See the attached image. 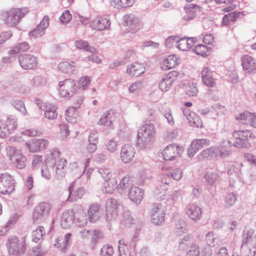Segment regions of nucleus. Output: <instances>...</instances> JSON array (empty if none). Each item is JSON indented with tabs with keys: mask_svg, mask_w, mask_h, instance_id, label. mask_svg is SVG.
<instances>
[{
	"mask_svg": "<svg viewBox=\"0 0 256 256\" xmlns=\"http://www.w3.org/2000/svg\"><path fill=\"white\" fill-rule=\"evenodd\" d=\"M61 152L59 149L57 148H54L50 151V154H48L44 162L46 164H52V166L55 164L56 165V177L58 180H62L64 178V160L60 158L58 160L56 161V159L58 158L60 156Z\"/></svg>",
	"mask_w": 256,
	"mask_h": 256,
	"instance_id": "f257e3e1",
	"label": "nucleus"
},
{
	"mask_svg": "<svg viewBox=\"0 0 256 256\" xmlns=\"http://www.w3.org/2000/svg\"><path fill=\"white\" fill-rule=\"evenodd\" d=\"M155 134L153 124L148 123L143 125L138 132L137 145L140 148H145L149 144Z\"/></svg>",
	"mask_w": 256,
	"mask_h": 256,
	"instance_id": "f03ea898",
	"label": "nucleus"
},
{
	"mask_svg": "<svg viewBox=\"0 0 256 256\" xmlns=\"http://www.w3.org/2000/svg\"><path fill=\"white\" fill-rule=\"evenodd\" d=\"M28 12V10L26 8H12L8 11L4 12L2 16L4 21L8 26H14Z\"/></svg>",
	"mask_w": 256,
	"mask_h": 256,
	"instance_id": "7ed1b4c3",
	"label": "nucleus"
},
{
	"mask_svg": "<svg viewBox=\"0 0 256 256\" xmlns=\"http://www.w3.org/2000/svg\"><path fill=\"white\" fill-rule=\"evenodd\" d=\"M6 156L11 162L18 169L24 168L26 165V158L16 148L8 146L6 148Z\"/></svg>",
	"mask_w": 256,
	"mask_h": 256,
	"instance_id": "20e7f679",
	"label": "nucleus"
},
{
	"mask_svg": "<svg viewBox=\"0 0 256 256\" xmlns=\"http://www.w3.org/2000/svg\"><path fill=\"white\" fill-rule=\"evenodd\" d=\"M232 136L236 139L233 146L238 148H250L251 145L249 140L254 137L252 132L248 130H234Z\"/></svg>",
	"mask_w": 256,
	"mask_h": 256,
	"instance_id": "39448f33",
	"label": "nucleus"
},
{
	"mask_svg": "<svg viewBox=\"0 0 256 256\" xmlns=\"http://www.w3.org/2000/svg\"><path fill=\"white\" fill-rule=\"evenodd\" d=\"M17 126V118L14 116L0 118V138H4L13 133Z\"/></svg>",
	"mask_w": 256,
	"mask_h": 256,
	"instance_id": "423d86ee",
	"label": "nucleus"
},
{
	"mask_svg": "<svg viewBox=\"0 0 256 256\" xmlns=\"http://www.w3.org/2000/svg\"><path fill=\"white\" fill-rule=\"evenodd\" d=\"M51 209L50 204L47 202H40L34 208L32 218L34 224H40L44 222L49 214Z\"/></svg>",
	"mask_w": 256,
	"mask_h": 256,
	"instance_id": "0eeeda50",
	"label": "nucleus"
},
{
	"mask_svg": "<svg viewBox=\"0 0 256 256\" xmlns=\"http://www.w3.org/2000/svg\"><path fill=\"white\" fill-rule=\"evenodd\" d=\"M14 190V180L11 176L7 173L0 174V193L2 194H10Z\"/></svg>",
	"mask_w": 256,
	"mask_h": 256,
	"instance_id": "6e6552de",
	"label": "nucleus"
},
{
	"mask_svg": "<svg viewBox=\"0 0 256 256\" xmlns=\"http://www.w3.org/2000/svg\"><path fill=\"white\" fill-rule=\"evenodd\" d=\"M124 24L128 26V30L132 33H135L142 26L140 19L134 14H128L124 16Z\"/></svg>",
	"mask_w": 256,
	"mask_h": 256,
	"instance_id": "1a4fd4ad",
	"label": "nucleus"
},
{
	"mask_svg": "<svg viewBox=\"0 0 256 256\" xmlns=\"http://www.w3.org/2000/svg\"><path fill=\"white\" fill-rule=\"evenodd\" d=\"M8 252L10 254L18 256L24 252V246L20 242L18 238L16 236H11L8 238L7 244Z\"/></svg>",
	"mask_w": 256,
	"mask_h": 256,
	"instance_id": "9d476101",
	"label": "nucleus"
},
{
	"mask_svg": "<svg viewBox=\"0 0 256 256\" xmlns=\"http://www.w3.org/2000/svg\"><path fill=\"white\" fill-rule=\"evenodd\" d=\"M20 66L24 70H32L37 66L38 60L36 56L30 54H22L18 56Z\"/></svg>",
	"mask_w": 256,
	"mask_h": 256,
	"instance_id": "9b49d317",
	"label": "nucleus"
},
{
	"mask_svg": "<svg viewBox=\"0 0 256 256\" xmlns=\"http://www.w3.org/2000/svg\"><path fill=\"white\" fill-rule=\"evenodd\" d=\"M110 26V19L106 16H97L90 23V26L92 29L99 31L108 29Z\"/></svg>",
	"mask_w": 256,
	"mask_h": 256,
	"instance_id": "f8f14e48",
	"label": "nucleus"
},
{
	"mask_svg": "<svg viewBox=\"0 0 256 256\" xmlns=\"http://www.w3.org/2000/svg\"><path fill=\"white\" fill-rule=\"evenodd\" d=\"M242 70L247 74H254L256 73V62L250 55L246 54L241 58Z\"/></svg>",
	"mask_w": 256,
	"mask_h": 256,
	"instance_id": "ddd939ff",
	"label": "nucleus"
},
{
	"mask_svg": "<svg viewBox=\"0 0 256 256\" xmlns=\"http://www.w3.org/2000/svg\"><path fill=\"white\" fill-rule=\"evenodd\" d=\"M177 72L172 71L162 76L159 82V88L163 92H166L172 86L174 82L176 80Z\"/></svg>",
	"mask_w": 256,
	"mask_h": 256,
	"instance_id": "4468645a",
	"label": "nucleus"
},
{
	"mask_svg": "<svg viewBox=\"0 0 256 256\" xmlns=\"http://www.w3.org/2000/svg\"><path fill=\"white\" fill-rule=\"evenodd\" d=\"M182 150L176 144H171L168 146L163 150L162 155L163 158L166 160H172L180 154Z\"/></svg>",
	"mask_w": 256,
	"mask_h": 256,
	"instance_id": "2eb2a0df",
	"label": "nucleus"
},
{
	"mask_svg": "<svg viewBox=\"0 0 256 256\" xmlns=\"http://www.w3.org/2000/svg\"><path fill=\"white\" fill-rule=\"evenodd\" d=\"M202 81L207 86L214 87L216 79L214 78L216 72L210 70L208 68H204L200 73Z\"/></svg>",
	"mask_w": 256,
	"mask_h": 256,
	"instance_id": "dca6fc26",
	"label": "nucleus"
},
{
	"mask_svg": "<svg viewBox=\"0 0 256 256\" xmlns=\"http://www.w3.org/2000/svg\"><path fill=\"white\" fill-rule=\"evenodd\" d=\"M49 17L45 16L36 28L28 33V35L34 38L42 36L45 33V30L49 26Z\"/></svg>",
	"mask_w": 256,
	"mask_h": 256,
	"instance_id": "f3484780",
	"label": "nucleus"
},
{
	"mask_svg": "<svg viewBox=\"0 0 256 256\" xmlns=\"http://www.w3.org/2000/svg\"><path fill=\"white\" fill-rule=\"evenodd\" d=\"M49 17L45 16L36 28L28 33V35L34 38L42 36L45 33V30L49 26Z\"/></svg>",
	"mask_w": 256,
	"mask_h": 256,
	"instance_id": "a211bd4d",
	"label": "nucleus"
},
{
	"mask_svg": "<svg viewBox=\"0 0 256 256\" xmlns=\"http://www.w3.org/2000/svg\"><path fill=\"white\" fill-rule=\"evenodd\" d=\"M135 150L132 146L128 144L124 145L121 149L120 158L124 163L131 162L135 154Z\"/></svg>",
	"mask_w": 256,
	"mask_h": 256,
	"instance_id": "6ab92c4d",
	"label": "nucleus"
},
{
	"mask_svg": "<svg viewBox=\"0 0 256 256\" xmlns=\"http://www.w3.org/2000/svg\"><path fill=\"white\" fill-rule=\"evenodd\" d=\"M26 144L30 151L34 152L46 148L48 142L46 139L34 138L31 142Z\"/></svg>",
	"mask_w": 256,
	"mask_h": 256,
	"instance_id": "aec40b11",
	"label": "nucleus"
},
{
	"mask_svg": "<svg viewBox=\"0 0 256 256\" xmlns=\"http://www.w3.org/2000/svg\"><path fill=\"white\" fill-rule=\"evenodd\" d=\"M68 197L67 201L74 202L81 198L85 194V189L84 188H75L74 184L72 182L68 187Z\"/></svg>",
	"mask_w": 256,
	"mask_h": 256,
	"instance_id": "412c9836",
	"label": "nucleus"
},
{
	"mask_svg": "<svg viewBox=\"0 0 256 256\" xmlns=\"http://www.w3.org/2000/svg\"><path fill=\"white\" fill-rule=\"evenodd\" d=\"M186 213L190 218L196 221L201 218L202 210L198 206L194 204H190L186 208Z\"/></svg>",
	"mask_w": 256,
	"mask_h": 256,
	"instance_id": "4be33fe9",
	"label": "nucleus"
},
{
	"mask_svg": "<svg viewBox=\"0 0 256 256\" xmlns=\"http://www.w3.org/2000/svg\"><path fill=\"white\" fill-rule=\"evenodd\" d=\"M196 41V38H186L181 37L178 36L177 40L176 47L180 50L186 51L192 48L193 44Z\"/></svg>",
	"mask_w": 256,
	"mask_h": 256,
	"instance_id": "5701e85b",
	"label": "nucleus"
},
{
	"mask_svg": "<svg viewBox=\"0 0 256 256\" xmlns=\"http://www.w3.org/2000/svg\"><path fill=\"white\" fill-rule=\"evenodd\" d=\"M118 205V202L114 198H110L107 200L106 204V215L107 220L109 218L111 219L116 214V210Z\"/></svg>",
	"mask_w": 256,
	"mask_h": 256,
	"instance_id": "b1692460",
	"label": "nucleus"
},
{
	"mask_svg": "<svg viewBox=\"0 0 256 256\" xmlns=\"http://www.w3.org/2000/svg\"><path fill=\"white\" fill-rule=\"evenodd\" d=\"M143 190L138 186L131 187L129 190V198L136 204H140L143 198Z\"/></svg>",
	"mask_w": 256,
	"mask_h": 256,
	"instance_id": "393cba45",
	"label": "nucleus"
},
{
	"mask_svg": "<svg viewBox=\"0 0 256 256\" xmlns=\"http://www.w3.org/2000/svg\"><path fill=\"white\" fill-rule=\"evenodd\" d=\"M100 209L101 206L98 203H94L90 206L88 210V216L90 222H94L99 219Z\"/></svg>",
	"mask_w": 256,
	"mask_h": 256,
	"instance_id": "a878e982",
	"label": "nucleus"
},
{
	"mask_svg": "<svg viewBox=\"0 0 256 256\" xmlns=\"http://www.w3.org/2000/svg\"><path fill=\"white\" fill-rule=\"evenodd\" d=\"M256 240V235L253 229L246 230L243 231L241 248L244 246L252 244Z\"/></svg>",
	"mask_w": 256,
	"mask_h": 256,
	"instance_id": "bb28decb",
	"label": "nucleus"
},
{
	"mask_svg": "<svg viewBox=\"0 0 256 256\" xmlns=\"http://www.w3.org/2000/svg\"><path fill=\"white\" fill-rule=\"evenodd\" d=\"M40 109L44 111L45 117L49 120H54L58 116L56 108L53 104L44 103L40 106Z\"/></svg>",
	"mask_w": 256,
	"mask_h": 256,
	"instance_id": "cd10ccee",
	"label": "nucleus"
},
{
	"mask_svg": "<svg viewBox=\"0 0 256 256\" xmlns=\"http://www.w3.org/2000/svg\"><path fill=\"white\" fill-rule=\"evenodd\" d=\"M146 68L142 64L135 62L131 65L128 66L126 72L135 76H139L144 72Z\"/></svg>",
	"mask_w": 256,
	"mask_h": 256,
	"instance_id": "c85d7f7f",
	"label": "nucleus"
},
{
	"mask_svg": "<svg viewBox=\"0 0 256 256\" xmlns=\"http://www.w3.org/2000/svg\"><path fill=\"white\" fill-rule=\"evenodd\" d=\"M241 16H244L242 12H233L225 14L222 18V24L225 26H229Z\"/></svg>",
	"mask_w": 256,
	"mask_h": 256,
	"instance_id": "c756f323",
	"label": "nucleus"
},
{
	"mask_svg": "<svg viewBox=\"0 0 256 256\" xmlns=\"http://www.w3.org/2000/svg\"><path fill=\"white\" fill-rule=\"evenodd\" d=\"M204 178L208 185L214 186L218 182L220 176L219 173L216 171L208 172L204 174Z\"/></svg>",
	"mask_w": 256,
	"mask_h": 256,
	"instance_id": "7c9ffc66",
	"label": "nucleus"
},
{
	"mask_svg": "<svg viewBox=\"0 0 256 256\" xmlns=\"http://www.w3.org/2000/svg\"><path fill=\"white\" fill-rule=\"evenodd\" d=\"M200 7L196 4H188L184 6L186 14L184 16V20H190L195 18L196 16V8L200 9Z\"/></svg>",
	"mask_w": 256,
	"mask_h": 256,
	"instance_id": "2f4dec72",
	"label": "nucleus"
},
{
	"mask_svg": "<svg viewBox=\"0 0 256 256\" xmlns=\"http://www.w3.org/2000/svg\"><path fill=\"white\" fill-rule=\"evenodd\" d=\"M176 59V57L174 55L169 56L161 64V68L162 70H166L174 68L178 64Z\"/></svg>",
	"mask_w": 256,
	"mask_h": 256,
	"instance_id": "473e14b6",
	"label": "nucleus"
},
{
	"mask_svg": "<svg viewBox=\"0 0 256 256\" xmlns=\"http://www.w3.org/2000/svg\"><path fill=\"white\" fill-rule=\"evenodd\" d=\"M104 181L102 186V191L104 193L112 194L114 189L118 186L116 180L113 178Z\"/></svg>",
	"mask_w": 256,
	"mask_h": 256,
	"instance_id": "72a5a7b5",
	"label": "nucleus"
},
{
	"mask_svg": "<svg viewBox=\"0 0 256 256\" xmlns=\"http://www.w3.org/2000/svg\"><path fill=\"white\" fill-rule=\"evenodd\" d=\"M76 83L71 78L65 79V97L70 98L73 96L76 91Z\"/></svg>",
	"mask_w": 256,
	"mask_h": 256,
	"instance_id": "f704fd0d",
	"label": "nucleus"
},
{
	"mask_svg": "<svg viewBox=\"0 0 256 256\" xmlns=\"http://www.w3.org/2000/svg\"><path fill=\"white\" fill-rule=\"evenodd\" d=\"M192 242L190 236L186 234L184 238L180 239L178 244V249L181 250H186L188 248H191Z\"/></svg>",
	"mask_w": 256,
	"mask_h": 256,
	"instance_id": "c9c22d12",
	"label": "nucleus"
},
{
	"mask_svg": "<svg viewBox=\"0 0 256 256\" xmlns=\"http://www.w3.org/2000/svg\"><path fill=\"white\" fill-rule=\"evenodd\" d=\"M76 46L80 50H84L86 51L90 52L92 54L96 52V49L89 45L88 43L83 40H79L75 42Z\"/></svg>",
	"mask_w": 256,
	"mask_h": 256,
	"instance_id": "e433bc0d",
	"label": "nucleus"
},
{
	"mask_svg": "<svg viewBox=\"0 0 256 256\" xmlns=\"http://www.w3.org/2000/svg\"><path fill=\"white\" fill-rule=\"evenodd\" d=\"M134 2V0H112V5L117 8L130 7Z\"/></svg>",
	"mask_w": 256,
	"mask_h": 256,
	"instance_id": "4c0bfd02",
	"label": "nucleus"
},
{
	"mask_svg": "<svg viewBox=\"0 0 256 256\" xmlns=\"http://www.w3.org/2000/svg\"><path fill=\"white\" fill-rule=\"evenodd\" d=\"M46 234L44 228L42 226H38L36 230L32 232V240L36 242H38Z\"/></svg>",
	"mask_w": 256,
	"mask_h": 256,
	"instance_id": "58836bf2",
	"label": "nucleus"
},
{
	"mask_svg": "<svg viewBox=\"0 0 256 256\" xmlns=\"http://www.w3.org/2000/svg\"><path fill=\"white\" fill-rule=\"evenodd\" d=\"M10 104L22 114L24 116L28 115V112L24 106V102L18 100H12L10 102Z\"/></svg>",
	"mask_w": 256,
	"mask_h": 256,
	"instance_id": "ea45409f",
	"label": "nucleus"
},
{
	"mask_svg": "<svg viewBox=\"0 0 256 256\" xmlns=\"http://www.w3.org/2000/svg\"><path fill=\"white\" fill-rule=\"evenodd\" d=\"M104 238V234L101 230H93L91 234V242L94 246L99 243Z\"/></svg>",
	"mask_w": 256,
	"mask_h": 256,
	"instance_id": "a19ab883",
	"label": "nucleus"
},
{
	"mask_svg": "<svg viewBox=\"0 0 256 256\" xmlns=\"http://www.w3.org/2000/svg\"><path fill=\"white\" fill-rule=\"evenodd\" d=\"M30 46L26 42H22L18 44L17 46H14L12 49L9 51L10 54H18V52H25L29 50Z\"/></svg>",
	"mask_w": 256,
	"mask_h": 256,
	"instance_id": "79ce46f5",
	"label": "nucleus"
},
{
	"mask_svg": "<svg viewBox=\"0 0 256 256\" xmlns=\"http://www.w3.org/2000/svg\"><path fill=\"white\" fill-rule=\"evenodd\" d=\"M188 123L190 126L199 128L202 126V121L196 113L192 114L190 118H188Z\"/></svg>",
	"mask_w": 256,
	"mask_h": 256,
	"instance_id": "37998d69",
	"label": "nucleus"
},
{
	"mask_svg": "<svg viewBox=\"0 0 256 256\" xmlns=\"http://www.w3.org/2000/svg\"><path fill=\"white\" fill-rule=\"evenodd\" d=\"M237 200V196L236 194L233 192L228 194L224 200V206L226 208H230L234 204Z\"/></svg>",
	"mask_w": 256,
	"mask_h": 256,
	"instance_id": "c03bdc74",
	"label": "nucleus"
},
{
	"mask_svg": "<svg viewBox=\"0 0 256 256\" xmlns=\"http://www.w3.org/2000/svg\"><path fill=\"white\" fill-rule=\"evenodd\" d=\"M84 97L80 96L76 100V104L74 106L69 107L65 112L66 114L68 116H72L76 112V110L80 108L82 101Z\"/></svg>",
	"mask_w": 256,
	"mask_h": 256,
	"instance_id": "a18cd8bd",
	"label": "nucleus"
},
{
	"mask_svg": "<svg viewBox=\"0 0 256 256\" xmlns=\"http://www.w3.org/2000/svg\"><path fill=\"white\" fill-rule=\"evenodd\" d=\"M77 72L76 64L74 62H65V73L68 74H75Z\"/></svg>",
	"mask_w": 256,
	"mask_h": 256,
	"instance_id": "49530a36",
	"label": "nucleus"
},
{
	"mask_svg": "<svg viewBox=\"0 0 256 256\" xmlns=\"http://www.w3.org/2000/svg\"><path fill=\"white\" fill-rule=\"evenodd\" d=\"M110 113L109 111L104 112L99 120L98 124L107 126H110L112 123L110 120Z\"/></svg>",
	"mask_w": 256,
	"mask_h": 256,
	"instance_id": "de8ad7c7",
	"label": "nucleus"
},
{
	"mask_svg": "<svg viewBox=\"0 0 256 256\" xmlns=\"http://www.w3.org/2000/svg\"><path fill=\"white\" fill-rule=\"evenodd\" d=\"M17 92L20 94H26L30 92V88L29 86L22 84H17L14 88Z\"/></svg>",
	"mask_w": 256,
	"mask_h": 256,
	"instance_id": "09e8293b",
	"label": "nucleus"
},
{
	"mask_svg": "<svg viewBox=\"0 0 256 256\" xmlns=\"http://www.w3.org/2000/svg\"><path fill=\"white\" fill-rule=\"evenodd\" d=\"M166 214H159L151 216V222L155 225H162L164 222Z\"/></svg>",
	"mask_w": 256,
	"mask_h": 256,
	"instance_id": "8fccbe9b",
	"label": "nucleus"
},
{
	"mask_svg": "<svg viewBox=\"0 0 256 256\" xmlns=\"http://www.w3.org/2000/svg\"><path fill=\"white\" fill-rule=\"evenodd\" d=\"M159 214H166L163 206L160 203L154 204L151 209L150 216H152Z\"/></svg>",
	"mask_w": 256,
	"mask_h": 256,
	"instance_id": "3c124183",
	"label": "nucleus"
},
{
	"mask_svg": "<svg viewBox=\"0 0 256 256\" xmlns=\"http://www.w3.org/2000/svg\"><path fill=\"white\" fill-rule=\"evenodd\" d=\"M182 194L181 190H175L172 194L168 196L167 201L169 204H174L178 200Z\"/></svg>",
	"mask_w": 256,
	"mask_h": 256,
	"instance_id": "603ef678",
	"label": "nucleus"
},
{
	"mask_svg": "<svg viewBox=\"0 0 256 256\" xmlns=\"http://www.w3.org/2000/svg\"><path fill=\"white\" fill-rule=\"evenodd\" d=\"M192 143L194 146L198 148V150L204 146L209 145L210 140L206 138L198 139L193 140Z\"/></svg>",
	"mask_w": 256,
	"mask_h": 256,
	"instance_id": "864d4df0",
	"label": "nucleus"
},
{
	"mask_svg": "<svg viewBox=\"0 0 256 256\" xmlns=\"http://www.w3.org/2000/svg\"><path fill=\"white\" fill-rule=\"evenodd\" d=\"M114 254V249L112 246L104 245L100 250V256H112Z\"/></svg>",
	"mask_w": 256,
	"mask_h": 256,
	"instance_id": "5fc2aeb1",
	"label": "nucleus"
},
{
	"mask_svg": "<svg viewBox=\"0 0 256 256\" xmlns=\"http://www.w3.org/2000/svg\"><path fill=\"white\" fill-rule=\"evenodd\" d=\"M98 172L104 180L112 178L111 171L108 168H102L98 170Z\"/></svg>",
	"mask_w": 256,
	"mask_h": 256,
	"instance_id": "6e6d98bb",
	"label": "nucleus"
},
{
	"mask_svg": "<svg viewBox=\"0 0 256 256\" xmlns=\"http://www.w3.org/2000/svg\"><path fill=\"white\" fill-rule=\"evenodd\" d=\"M105 146L108 152H114L117 150L118 142L113 140H110L108 141Z\"/></svg>",
	"mask_w": 256,
	"mask_h": 256,
	"instance_id": "4d7b16f0",
	"label": "nucleus"
},
{
	"mask_svg": "<svg viewBox=\"0 0 256 256\" xmlns=\"http://www.w3.org/2000/svg\"><path fill=\"white\" fill-rule=\"evenodd\" d=\"M211 110H212V112H214L216 113V114L214 116L212 114V118H216V117H218L219 114H222L224 112L225 108L224 106H222V105L218 104H217L212 107Z\"/></svg>",
	"mask_w": 256,
	"mask_h": 256,
	"instance_id": "13d9d810",
	"label": "nucleus"
},
{
	"mask_svg": "<svg viewBox=\"0 0 256 256\" xmlns=\"http://www.w3.org/2000/svg\"><path fill=\"white\" fill-rule=\"evenodd\" d=\"M43 161V157L40 155L35 154L32 157V168H38Z\"/></svg>",
	"mask_w": 256,
	"mask_h": 256,
	"instance_id": "bf43d9fd",
	"label": "nucleus"
},
{
	"mask_svg": "<svg viewBox=\"0 0 256 256\" xmlns=\"http://www.w3.org/2000/svg\"><path fill=\"white\" fill-rule=\"evenodd\" d=\"M90 78L88 76H84L81 78L79 80V86L82 90H85L87 88L90 82Z\"/></svg>",
	"mask_w": 256,
	"mask_h": 256,
	"instance_id": "052dcab7",
	"label": "nucleus"
},
{
	"mask_svg": "<svg viewBox=\"0 0 256 256\" xmlns=\"http://www.w3.org/2000/svg\"><path fill=\"white\" fill-rule=\"evenodd\" d=\"M186 92L187 95L190 96H196L198 92L196 84L192 83L190 84L186 87Z\"/></svg>",
	"mask_w": 256,
	"mask_h": 256,
	"instance_id": "680f3d73",
	"label": "nucleus"
},
{
	"mask_svg": "<svg viewBox=\"0 0 256 256\" xmlns=\"http://www.w3.org/2000/svg\"><path fill=\"white\" fill-rule=\"evenodd\" d=\"M215 154L216 156L226 158L230 156V152L223 148H215Z\"/></svg>",
	"mask_w": 256,
	"mask_h": 256,
	"instance_id": "e2e57ef3",
	"label": "nucleus"
},
{
	"mask_svg": "<svg viewBox=\"0 0 256 256\" xmlns=\"http://www.w3.org/2000/svg\"><path fill=\"white\" fill-rule=\"evenodd\" d=\"M124 221L126 226H130L131 224H132L134 222V220L130 214V213L128 211H126L124 213Z\"/></svg>",
	"mask_w": 256,
	"mask_h": 256,
	"instance_id": "0e129e2a",
	"label": "nucleus"
},
{
	"mask_svg": "<svg viewBox=\"0 0 256 256\" xmlns=\"http://www.w3.org/2000/svg\"><path fill=\"white\" fill-rule=\"evenodd\" d=\"M182 171L181 169L176 168L172 170V172L169 174L174 180H179L182 177Z\"/></svg>",
	"mask_w": 256,
	"mask_h": 256,
	"instance_id": "69168bd1",
	"label": "nucleus"
},
{
	"mask_svg": "<svg viewBox=\"0 0 256 256\" xmlns=\"http://www.w3.org/2000/svg\"><path fill=\"white\" fill-rule=\"evenodd\" d=\"M74 219V212L72 210H68L65 212V222L72 224Z\"/></svg>",
	"mask_w": 256,
	"mask_h": 256,
	"instance_id": "338daca9",
	"label": "nucleus"
},
{
	"mask_svg": "<svg viewBox=\"0 0 256 256\" xmlns=\"http://www.w3.org/2000/svg\"><path fill=\"white\" fill-rule=\"evenodd\" d=\"M206 46L204 44H198L195 46L193 50V51L194 53L198 55L202 56L204 54H206Z\"/></svg>",
	"mask_w": 256,
	"mask_h": 256,
	"instance_id": "774afa93",
	"label": "nucleus"
}]
</instances>
